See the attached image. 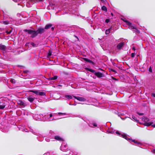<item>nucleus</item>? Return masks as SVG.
<instances>
[{"label": "nucleus", "mask_w": 155, "mask_h": 155, "mask_svg": "<svg viewBox=\"0 0 155 155\" xmlns=\"http://www.w3.org/2000/svg\"><path fill=\"white\" fill-rule=\"evenodd\" d=\"M52 26V24H49L46 25L44 28L39 27L36 30L25 29L23 30V31L27 33L29 35H31L30 37L33 38L37 36L38 34L41 35L44 33L45 31V29H48Z\"/></svg>", "instance_id": "nucleus-1"}, {"label": "nucleus", "mask_w": 155, "mask_h": 155, "mask_svg": "<svg viewBox=\"0 0 155 155\" xmlns=\"http://www.w3.org/2000/svg\"><path fill=\"white\" fill-rule=\"evenodd\" d=\"M18 104L21 106L22 107H24L26 106V104L21 100H19L18 102Z\"/></svg>", "instance_id": "nucleus-2"}, {"label": "nucleus", "mask_w": 155, "mask_h": 155, "mask_svg": "<svg viewBox=\"0 0 155 155\" xmlns=\"http://www.w3.org/2000/svg\"><path fill=\"white\" fill-rule=\"evenodd\" d=\"M73 97L77 100L81 101H86V99L83 97L75 96H73Z\"/></svg>", "instance_id": "nucleus-3"}, {"label": "nucleus", "mask_w": 155, "mask_h": 155, "mask_svg": "<svg viewBox=\"0 0 155 155\" xmlns=\"http://www.w3.org/2000/svg\"><path fill=\"white\" fill-rule=\"evenodd\" d=\"M124 45V43L123 42H122L119 43L117 46V48L118 49H120L121 48L123 47Z\"/></svg>", "instance_id": "nucleus-4"}, {"label": "nucleus", "mask_w": 155, "mask_h": 155, "mask_svg": "<svg viewBox=\"0 0 155 155\" xmlns=\"http://www.w3.org/2000/svg\"><path fill=\"white\" fill-rule=\"evenodd\" d=\"M94 74L96 76L99 78H100L104 76V74L101 72H95Z\"/></svg>", "instance_id": "nucleus-5"}, {"label": "nucleus", "mask_w": 155, "mask_h": 155, "mask_svg": "<svg viewBox=\"0 0 155 155\" xmlns=\"http://www.w3.org/2000/svg\"><path fill=\"white\" fill-rule=\"evenodd\" d=\"M83 60H84V61L87 62H89V63H91L92 65H94L95 63L93 61H92L87 58H83Z\"/></svg>", "instance_id": "nucleus-6"}, {"label": "nucleus", "mask_w": 155, "mask_h": 155, "mask_svg": "<svg viewBox=\"0 0 155 155\" xmlns=\"http://www.w3.org/2000/svg\"><path fill=\"white\" fill-rule=\"evenodd\" d=\"M35 99V97H31V96H29L27 98L28 100L31 103L33 102Z\"/></svg>", "instance_id": "nucleus-7"}, {"label": "nucleus", "mask_w": 155, "mask_h": 155, "mask_svg": "<svg viewBox=\"0 0 155 155\" xmlns=\"http://www.w3.org/2000/svg\"><path fill=\"white\" fill-rule=\"evenodd\" d=\"M54 139L58 141H63V140L62 138H61L58 136H56L54 137Z\"/></svg>", "instance_id": "nucleus-8"}, {"label": "nucleus", "mask_w": 155, "mask_h": 155, "mask_svg": "<svg viewBox=\"0 0 155 155\" xmlns=\"http://www.w3.org/2000/svg\"><path fill=\"white\" fill-rule=\"evenodd\" d=\"M6 49V46L5 45L0 44V49L3 51H5Z\"/></svg>", "instance_id": "nucleus-9"}, {"label": "nucleus", "mask_w": 155, "mask_h": 155, "mask_svg": "<svg viewBox=\"0 0 155 155\" xmlns=\"http://www.w3.org/2000/svg\"><path fill=\"white\" fill-rule=\"evenodd\" d=\"M58 78L57 76H54V77L52 78H48V79L49 81L55 80L56 79Z\"/></svg>", "instance_id": "nucleus-10"}, {"label": "nucleus", "mask_w": 155, "mask_h": 155, "mask_svg": "<svg viewBox=\"0 0 155 155\" xmlns=\"http://www.w3.org/2000/svg\"><path fill=\"white\" fill-rule=\"evenodd\" d=\"M28 91L30 92H33L37 95H38V92H39V91H38L37 90H29Z\"/></svg>", "instance_id": "nucleus-11"}, {"label": "nucleus", "mask_w": 155, "mask_h": 155, "mask_svg": "<svg viewBox=\"0 0 155 155\" xmlns=\"http://www.w3.org/2000/svg\"><path fill=\"white\" fill-rule=\"evenodd\" d=\"M153 122H150L148 123H146L144 124V125L145 126L148 127L150 125H151L152 124H153Z\"/></svg>", "instance_id": "nucleus-12"}, {"label": "nucleus", "mask_w": 155, "mask_h": 155, "mask_svg": "<svg viewBox=\"0 0 155 155\" xmlns=\"http://www.w3.org/2000/svg\"><path fill=\"white\" fill-rule=\"evenodd\" d=\"M101 9L105 12H107V8L105 6H103L101 8Z\"/></svg>", "instance_id": "nucleus-13"}, {"label": "nucleus", "mask_w": 155, "mask_h": 155, "mask_svg": "<svg viewBox=\"0 0 155 155\" xmlns=\"http://www.w3.org/2000/svg\"><path fill=\"white\" fill-rule=\"evenodd\" d=\"M85 69L87 70V71H90L92 73H95V70H93L92 69H90V68H85Z\"/></svg>", "instance_id": "nucleus-14"}, {"label": "nucleus", "mask_w": 155, "mask_h": 155, "mask_svg": "<svg viewBox=\"0 0 155 155\" xmlns=\"http://www.w3.org/2000/svg\"><path fill=\"white\" fill-rule=\"evenodd\" d=\"M65 97L68 100L71 99L72 98V96L70 95H65Z\"/></svg>", "instance_id": "nucleus-15"}, {"label": "nucleus", "mask_w": 155, "mask_h": 155, "mask_svg": "<svg viewBox=\"0 0 155 155\" xmlns=\"http://www.w3.org/2000/svg\"><path fill=\"white\" fill-rule=\"evenodd\" d=\"M38 95L40 96H44L45 95V93L43 92L39 91Z\"/></svg>", "instance_id": "nucleus-16"}, {"label": "nucleus", "mask_w": 155, "mask_h": 155, "mask_svg": "<svg viewBox=\"0 0 155 155\" xmlns=\"http://www.w3.org/2000/svg\"><path fill=\"white\" fill-rule=\"evenodd\" d=\"M109 71L110 72L112 71L114 72L115 74L117 73V72L115 70L112 69V68H109Z\"/></svg>", "instance_id": "nucleus-17"}, {"label": "nucleus", "mask_w": 155, "mask_h": 155, "mask_svg": "<svg viewBox=\"0 0 155 155\" xmlns=\"http://www.w3.org/2000/svg\"><path fill=\"white\" fill-rule=\"evenodd\" d=\"M124 21V22H125L128 25H129V26L131 25V22H129V21H128L126 20V21Z\"/></svg>", "instance_id": "nucleus-18"}, {"label": "nucleus", "mask_w": 155, "mask_h": 155, "mask_svg": "<svg viewBox=\"0 0 155 155\" xmlns=\"http://www.w3.org/2000/svg\"><path fill=\"white\" fill-rule=\"evenodd\" d=\"M132 118L133 119H134L135 121L137 122L139 121V120H138L137 119V118H136L133 115L132 116Z\"/></svg>", "instance_id": "nucleus-19"}, {"label": "nucleus", "mask_w": 155, "mask_h": 155, "mask_svg": "<svg viewBox=\"0 0 155 155\" xmlns=\"http://www.w3.org/2000/svg\"><path fill=\"white\" fill-rule=\"evenodd\" d=\"M110 28H109L106 31L105 33L106 35H108L110 33Z\"/></svg>", "instance_id": "nucleus-20"}, {"label": "nucleus", "mask_w": 155, "mask_h": 155, "mask_svg": "<svg viewBox=\"0 0 155 155\" xmlns=\"http://www.w3.org/2000/svg\"><path fill=\"white\" fill-rule=\"evenodd\" d=\"M52 53V51L50 50H49L48 53V57L50 56L51 55Z\"/></svg>", "instance_id": "nucleus-21"}, {"label": "nucleus", "mask_w": 155, "mask_h": 155, "mask_svg": "<svg viewBox=\"0 0 155 155\" xmlns=\"http://www.w3.org/2000/svg\"><path fill=\"white\" fill-rule=\"evenodd\" d=\"M5 107V105H0V110L3 109Z\"/></svg>", "instance_id": "nucleus-22"}, {"label": "nucleus", "mask_w": 155, "mask_h": 155, "mask_svg": "<svg viewBox=\"0 0 155 155\" xmlns=\"http://www.w3.org/2000/svg\"><path fill=\"white\" fill-rule=\"evenodd\" d=\"M131 140L134 142L135 143H138V142L137 141L135 140H133L132 139H131Z\"/></svg>", "instance_id": "nucleus-23"}, {"label": "nucleus", "mask_w": 155, "mask_h": 155, "mask_svg": "<svg viewBox=\"0 0 155 155\" xmlns=\"http://www.w3.org/2000/svg\"><path fill=\"white\" fill-rule=\"evenodd\" d=\"M11 82L12 83H15V79H11L10 80Z\"/></svg>", "instance_id": "nucleus-24"}, {"label": "nucleus", "mask_w": 155, "mask_h": 155, "mask_svg": "<svg viewBox=\"0 0 155 155\" xmlns=\"http://www.w3.org/2000/svg\"><path fill=\"white\" fill-rule=\"evenodd\" d=\"M3 23L5 25H8L9 24V22L8 21H3Z\"/></svg>", "instance_id": "nucleus-25"}, {"label": "nucleus", "mask_w": 155, "mask_h": 155, "mask_svg": "<svg viewBox=\"0 0 155 155\" xmlns=\"http://www.w3.org/2000/svg\"><path fill=\"white\" fill-rule=\"evenodd\" d=\"M130 28L131 29H136V28L135 26H134L133 25H131L130 26Z\"/></svg>", "instance_id": "nucleus-26"}, {"label": "nucleus", "mask_w": 155, "mask_h": 155, "mask_svg": "<svg viewBox=\"0 0 155 155\" xmlns=\"http://www.w3.org/2000/svg\"><path fill=\"white\" fill-rule=\"evenodd\" d=\"M122 137L124 138H126L127 136L125 134H122Z\"/></svg>", "instance_id": "nucleus-27"}, {"label": "nucleus", "mask_w": 155, "mask_h": 155, "mask_svg": "<svg viewBox=\"0 0 155 155\" xmlns=\"http://www.w3.org/2000/svg\"><path fill=\"white\" fill-rule=\"evenodd\" d=\"M30 1L35 3L38 2V0H30Z\"/></svg>", "instance_id": "nucleus-28"}, {"label": "nucleus", "mask_w": 155, "mask_h": 155, "mask_svg": "<svg viewBox=\"0 0 155 155\" xmlns=\"http://www.w3.org/2000/svg\"><path fill=\"white\" fill-rule=\"evenodd\" d=\"M149 71L151 73L152 72V69L151 68V66H150L149 68Z\"/></svg>", "instance_id": "nucleus-29"}, {"label": "nucleus", "mask_w": 155, "mask_h": 155, "mask_svg": "<svg viewBox=\"0 0 155 155\" xmlns=\"http://www.w3.org/2000/svg\"><path fill=\"white\" fill-rule=\"evenodd\" d=\"M110 20L109 19H106V20L105 21V22L107 23L109 22H110Z\"/></svg>", "instance_id": "nucleus-30"}, {"label": "nucleus", "mask_w": 155, "mask_h": 155, "mask_svg": "<svg viewBox=\"0 0 155 155\" xmlns=\"http://www.w3.org/2000/svg\"><path fill=\"white\" fill-rule=\"evenodd\" d=\"M137 113L140 116H142L144 115V114L143 113H140L139 112H137Z\"/></svg>", "instance_id": "nucleus-31"}, {"label": "nucleus", "mask_w": 155, "mask_h": 155, "mask_svg": "<svg viewBox=\"0 0 155 155\" xmlns=\"http://www.w3.org/2000/svg\"><path fill=\"white\" fill-rule=\"evenodd\" d=\"M135 54L134 53H132L131 54V57L132 58H133L134 57Z\"/></svg>", "instance_id": "nucleus-32"}, {"label": "nucleus", "mask_w": 155, "mask_h": 155, "mask_svg": "<svg viewBox=\"0 0 155 155\" xmlns=\"http://www.w3.org/2000/svg\"><path fill=\"white\" fill-rule=\"evenodd\" d=\"M12 31V30H10L9 31H6V32L7 33V34H10Z\"/></svg>", "instance_id": "nucleus-33"}, {"label": "nucleus", "mask_w": 155, "mask_h": 155, "mask_svg": "<svg viewBox=\"0 0 155 155\" xmlns=\"http://www.w3.org/2000/svg\"><path fill=\"white\" fill-rule=\"evenodd\" d=\"M144 121H148L149 120V119L148 118L146 117H144Z\"/></svg>", "instance_id": "nucleus-34"}, {"label": "nucleus", "mask_w": 155, "mask_h": 155, "mask_svg": "<svg viewBox=\"0 0 155 155\" xmlns=\"http://www.w3.org/2000/svg\"><path fill=\"white\" fill-rule=\"evenodd\" d=\"M31 45L33 46V47H35V45L33 43V42H31Z\"/></svg>", "instance_id": "nucleus-35"}, {"label": "nucleus", "mask_w": 155, "mask_h": 155, "mask_svg": "<svg viewBox=\"0 0 155 155\" xmlns=\"http://www.w3.org/2000/svg\"><path fill=\"white\" fill-rule=\"evenodd\" d=\"M58 114L59 115H61V114H64V115H65V113H61V112H59V113H58Z\"/></svg>", "instance_id": "nucleus-36"}, {"label": "nucleus", "mask_w": 155, "mask_h": 155, "mask_svg": "<svg viewBox=\"0 0 155 155\" xmlns=\"http://www.w3.org/2000/svg\"><path fill=\"white\" fill-rule=\"evenodd\" d=\"M135 30H136V32H137L138 33H140L139 31L138 30L137 28H136Z\"/></svg>", "instance_id": "nucleus-37"}, {"label": "nucleus", "mask_w": 155, "mask_h": 155, "mask_svg": "<svg viewBox=\"0 0 155 155\" xmlns=\"http://www.w3.org/2000/svg\"><path fill=\"white\" fill-rule=\"evenodd\" d=\"M151 95L152 97H155V93H152L151 94Z\"/></svg>", "instance_id": "nucleus-38"}, {"label": "nucleus", "mask_w": 155, "mask_h": 155, "mask_svg": "<svg viewBox=\"0 0 155 155\" xmlns=\"http://www.w3.org/2000/svg\"><path fill=\"white\" fill-rule=\"evenodd\" d=\"M93 125L95 127H97V124H96L95 123H93Z\"/></svg>", "instance_id": "nucleus-39"}, {"label": "nucleus", "mask_w": 155, "mask_h": 155, "mask_svg": "<svg viewBox=\"0 0 155 155\" xmlns=\"http://www.w3.org/2000/svg\"><path fill=\"white\" fill-rule=\"evenodd\" d=\"M125 139L127 140H131V139L130 138H127H127H125Z\"/></svg>", "instance_id": "nucleus-40"}, {"label": "nucleus", "mask_w": 155, "mask_h": 155, "mask_svg": "<svg viewBox=\"0 0 155 155\" xmlns=\"http://www.w3.org/2000/svg\"><path fill=\"white\" fill-rule=\"evenodd\" d=\"M116 133L118 134H120V133H119V132L118 131H116Z\"/></svg>", "instance_id": "nucleus-41"}, {"label": "nucleus", "mask_w": 155, "mask_h": 155, "mask_svg": "<svg viewBox=\"0 0 155 155\" xmlns=\"http://www.w3.org/2000/svg\"><path fill=\"white\" fill-rule=\"evenodd\" d=\"M51 29L52 31H53L54 30V28L53 27H51Z\"/></svg>", "instance_id": "nucleus-42"}, {"label": "nucleus", "mask_w": 155, "mask_h": 155, "mask_svg": "<svg viewBox=\"0 0 155 155\" xmlns=\"http://www.w3.org/2000/svg\"><path fill=\"white\" fill-rule=\"evenodd\" d=\"M49 116H50V117H52L53 115L52 114H50L49 115Z\"/></svg>", "instance_id": "nucleus-43"}, {"label": "nucleus", "mask_w": 155, "mask_h": 155, "mask_svg": "<svg viewBox=\"0 0 155 155\" xmlns=\"http://www.w3.org/2000/svg\"><path fill=\"white\" fill-rule=\"evenodd\" d=\"M152 126L154 127H155V124H153V125H151Z\"/></svg>", "instance_id": "nucleus-44"}, {"label": "nucleus", "mask_w": 155, "mask_h": 155, "mask_svg": "<svg viewBox=\"0 0 155 155\" xmlns=\"http://www.w3.org/2000/svg\"><path fill=\"white\" fill-rule=\"evenodd\" d=\"M112 78L113 79V80H117V79L114 78L113 77H112Z\"/></svg>", "instance_id": "nucleus-45"}, {"label": "nucleus", "mask_w": 155, "mask_h": 155, "mask_svg": "<svg viewBox=\"0 0 155 155\" xmlns=\"http://www.w3.org/2000/svg\"><path fill=\"white\" fill-rule=\"evenodd\" d=\"M15 2H17V0H12Z\"/></svg>", "instance_id": "nucleus-46"}, {"label": "nucleus", "mask_w": 155, "mask_h": 155, "mask_svg": "<svg viewBox=\"0 0 155 155\" xmlns=\"http://www.w3.org/2000/svg\"><path fill=\"white\" fill-rule=\"evenodd\" d=\"M132 49L134 51H135L136 50V49L134 47H133L132 48Z\"/></svg>", "instance_id": "nucleus-47"}, {"label": "nucleus", "mask_w": 155, "mask_h": 155, "mask_svg": "<svg viewBox=\"0 0 155 155\" xmlns=\"http://www.w3.org/2000/svg\"><path fill=\"white\" fill-rule=\"evenodd\" d=\"M153 153H155V150H153Z\"/></svg>", "instance_id": "nucleus-48"}, {"label": "nucleus", "mask_w": 155, "mask_h": 155, "mask_svg": "<svg viewBox=\"0 0 155 155\" xmlns=\"http://www.w3.org/2000/svg\"><path fill=\"white\" fill-rule=\"evenodd\" d=\"M111 15H112V16H113L114 15L112 13H111Z\"/></svg>", "instance_id": "nucleus-49"}, {"label": "nucleus", "mask_w": 155, "mask_h": 155, "mask_svg": "<svg viewBox=\"0 0 155 155\" xmlns=\"http://www.w3.org/2000/svg\"><path fill=\"white\" fill-rule=\"evenodd\" d=\"M75 37H76V38H77L78 39V37L76 35H74V36Z\"/></svg>", "instance_id": "nucleus-50"}, {"label": "nucleus", "mask_w": 155, "mask_h": 155, "mask_svg": "<svg viewBox=\"0 0 155 155\" xmlns=\"http://www.w3.org/2000/svg\"><path fill=\"white\" fill-rule=\"evenodd\" d=\"M24 72L25 73H27V71H24Z\"/></svg>", "instance_id": "nucleus-51"}, {"label": "nucleus", "mask_w": 155, "mask_h": 155, "mask_svg": "<svg viewBox=\"0 0 155 155\" xmlns=\"http://www.w3.org/2000/svg\"><path fill=\"white\" fill-rule=\"evenodd\" d=\"M101 1H104V0H101Z\"/></svg>", "instance_id": "nucleus-52"}]
</instances>
